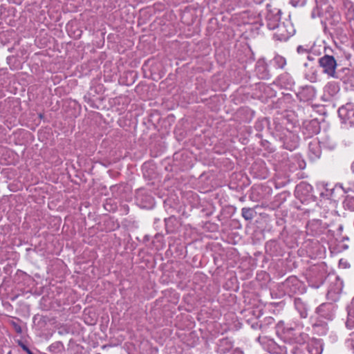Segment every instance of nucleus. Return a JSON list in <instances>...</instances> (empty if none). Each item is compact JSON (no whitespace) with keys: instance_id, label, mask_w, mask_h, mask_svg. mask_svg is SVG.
I'll return each instance as SVG.
<instances>
[{"instance_id":"nucleus-31","label":"nucleus","mask_w":354,"mask_h":354,"mask_svg":"<svg viewBox=\"0 0 354 354\" xmlns=\"http://www.w3.org/2000/svg\"><path fill=\"white\" fill-rule=\"evenodd\" d=\"M353 172H354V161L353 162V163L351 164V167Z\"/></svg>"},{"instance_id":"nucleus-9","label":"nucleus","mask_w":354,"mask_h":354,"mask_svg":"<svg viewBox=\"0 0 354 354\" xmlns=\"http://www.w3.org/2000/svg\"><path fill=\"white\" fill-rule=\"evenodd\" d=\"M305 129L308 132V135L312 136L319 133L320 126L317 120H311L305 124Z\"/></svg>"},{"instance_id":"nucleus-17","label":"nucleus","mask_w":354,"mask_h":354,"mask_svg":"<svg viewBox=\"0 0 354 354\" xmlns=\"http://www.w3.org/2000/svg\"><path fill=\"white\" fill-rule=\"evenodd\" d=\"M241 212L243 217L246 221L252 220L256 214L255 210L249 207H243Z\"/></svg>"},{"instance_id":"nucleus-8","label":"nucleus","mask_w":354,"mask_h":354,"mask_svg":"<svg viewBox=\"0 0 354 354\" xmlns=\"http://www.w3.org/2000/svg\"><path fill=\"white\" fill-rule=\"evenodd\" d=\"M286 333L291 335L295 339V342L299 344H303L306 342V339L307 337V335L303 333H297L296 328L289 327L285 328Z\"/></svg>"},{"instance_id":"nucleus-29","label":"nucleus","mask_w":354,"mask_h":354,"mask_svg":"<svg viewBox=\"0 0 354 354\" xmlns=\"http://www.w3.org/2000/svg\"><path fill=\"white\" fill-rule=\"evenodd\" d=\"M270 320H274V318L272 316L267 317V325H269L271 324V322Z\"/></svg>"},{"instance_id":"nucleus-2","label":"nucleus","mask_w":354,"mask_h":354,"mask_svg":"<svg viewBox=\"0 0 354 354\" xmlns=\"http://www.w3.org/2000/svg\"><path fill=\"white\" fill-rule=\"evenodd\" d=\"M318 64L323 73L329 77L339 79L344 83H346L348 80L347 76L351 73L348 68H342L341 69L336 70L339 65L333 55L325 54L319 58Z\"/></svg>"},{"instance_id":"nucleus-6","label":"nucleus","mask_w":354,"mask_h":354,"mask_svg":"<svg viewBox=\"0 0 354 354\" xmlns=\"http://www.w3.org/2000/svg\"><path fill=\"white\" fill-rule=\"evenodd\" d=\"M333 305L331 303H324L316 309V313L328 320H332L334 317Z\"/></svg>"},{"instance_id":"nucleus-7","label":"nucleus","mask_w":354,"mask_h":354,"mask_svg":"<svg viewBox=\"0 0 354 354\" xmlns=\"http://www.w3.org/2000/svg\"><path fill=\"white\" fill-rule=\"evenodd\" d=\"M343 288V281L339 277H335V281L331 282L328 290V295H339L342 292Z\"/></svg>"},{"instance_id":"nucleus-18","label":"nucleus","mask_w":354,"mask_h":354,"mask_svg":"<svg viewBox=\"0 0 354 354\" xmlns=\"http://www.w3.org/2000/svg\"><path fill=\"white\" fill-rule=\"evenodd\" d=\"M310 152L315 158H319L321 155V149L317 142H310L308 145Z\"/></svg>"},{"instance_id":"nucleus-30","label":"nucleus","mask_w":354,"mask_h":354,"mask_svg":"<svg viewBox=\"0 0 354 354\" xmlns=\"http://www.w3.org/2000/svg\"><path fill=\"white\" fill-rule=\"evenodd\" d=\"M308 59L310 60V61H313L314 59L313 57L310 56V55H308Z\"/></svg>"},{"instance_id":"nucleus-10","label":"nucleus","mask_w":354,"mask_h":354,"mask_svg":"<svg viewBox=\"0 0 354 354\" xmlns=\"http://www.w3.org/2000/svg\"><path fill=\"white\" fill-rule=\"evenodd\" d=\"M312 191L313 187L306 182L300 183L295 189V192L298 196L300 195L309 196Z\"/></svg>"},{"instance_id":"nucleus-35","label":"nucleus","mask_w":354,"mask_h":354,"mask_svg":"<svg viewBox=\"0 0 354 354\" xmlns=\"http://www.w3.org/2000/svg\"><path fill=\"white\" fill-rule=\"evenodd\" d=\"M268 342H272V339H270L268 340Z\"/></svg>"},{"instance_id":"nucleus-20","label":"nucleus","mask_w":354,"mask_h":354,"mask_svg":"<svg viewBox=\"0 0 354 354\" xmlns=\"http://www.w3.org/2000/svg\"><path fill=\"white\" fill-rule=\"evenodd\" d=\"M276 96V91L274 87L272 86H267V100L268 98L271 99ZM268 101L267 100V103Z\"/></svg>"},{"instance_id":"nucleus-5","label":"nucleus","mask_w":354,"mask_h":354,"mask_svg":"<svg viewBox=\"0 0 354 354\" xmlns=\"http://www.w3.org/2000/svg\"><path fill=\"white\" fill-rule=\"evenodd\" d=\"M271 213V214H267V226H270L268 230H272L277 233V236H279L284 228L283 219L281 218H277L276 214L273 212V209H272Z\"/></svg>"},{"instance_id":"nucleus-33","label":"nucleus","mask_w":354,"mask_h":354,"mask_svg":"<svg viewBox=\"0 0 354 354\" xmlns=\"http://www.w3.org/2000/svg\"><path fill=\"white\" fill-rule=\"evenodd\" d=\"M273 86L275 87V88H278V86L276 85V84H273Z\"/></svg>"},{"instance_id":"nucleus-28","label":"nucleus","mask_w":354,"mask_h":354,"mask_svg":"<svg viewBox=\"0 0 354 354\" xmlns=\"http://www.w3.org/2000/svg\"><path fill=\"white\" fill-rule=\"evenodd\" d=\"M232 354H244V353L239 348H236L233 351Z\"/></svg>"},{"instance_id":"nucleus-27","label":"nucleus","mask_w":354,"mask_h":354,"mask_svg":"<svg viewBox=\"0 0 354 354\" xmlns=\"http://www.w3.org/2000/svg\"><path fill=\"white\" fill-rule=\"evenodd\" d=\"M297 50L299 53L306 52L307 50L304 48L302 46H299L297 48Z\"/></svg>"},{"instance_id":"nucleus-12","label":"nucleus","mask_w":354,"mask_h":354,"mask_svg":"<svg viewBox=\"0 0 354 354\" xmlns=\"http://www.w3.org/2000/svg\"><path fill=\"white\" fill-rule=\"evenodd\" d=\"M294 304L296 309L299 313L301 317L306 318L308 315V309L305 302L301 298L295 297L294 299Z\"/></svg>"},{"instance_id":"nucleus-32","label":"nucleus","mask_w":354,"mask_h":354,"mask_svg":"<svg viewBox=\"0 0 354 354\" xmlns=\"http://www.w3.org/2000/svg\"><path fill=\"white\" fill-rule=\"evenodd\" d=\"M270 295H271L272 298L273 299L274 297H273V292H270Z\"/></svg>"},{"instance_id":"nucleus-25","label":"nucleus","mask_w":354,"mask_h":354,"mask_svg":"<svg viewBox=\"0 0 354 354\" xmlns=\"http://www.w3.org/2000/svg\"><path fill=\"white\" fill-rule=\"evenodd\" d=\"M295 283H298L297 279L295 277H290L288 278L287 280L286 281V285H289L290 283L294 284Z\"/></svg>"},{"instance_id":"nucleus-3","label":"nucleus","mask_w":354,"mask_h":354,"mask_svg":"<svg viewBox=\"0 0 354 354\" xmlns=\"http://www.w3.org/2000/svg\"><path fill=\"white\" fill-rule=\"evenodd\" d=\"M338 116L344 124L354 125V104L346 103L338 109Z\"/></svg>"},{"instance_id":"nucleus-19","label":"nucleus","mask_w":354,"mask_h":354,"mask_svg":"<svg viewBox=\"0 0 354 354\" xmlns=\"http://www.w3.org/2000/svg\"><path fill=\"white\" fill-rule=\"evenodd\" d=\"M268 244H269L270 250L271 252L270 255H273V253L277 251L279 246L275 241L272 239L267 243V245Z\"/></svg>"},{"instance_id":"nucleus-16","label":"nucleus","mask_w":354,"mask_h":354,"mask_svg":"<svg viewBox=\"0 0 354 354\" xmlns=\"http://www.w3.org/2000/svg\"><path fill=\"white\" fill-rule=\"evenodd\" d=\"M344 209L354 211V196L348 195L343 202Z\"/></svg>"},{"instance_id":"nucleus-36","label":"nucleus","mask_w":354,"mask_h":354,"mask_svg":"<svg viewBox=\"0 0 354 354\" xmlns=\"http://www.w3.org/2000/svg\"><path fill=\"white\" fill-rule=\"evenodd\" d=\"M352 342H354V339H352Z\"/></svg>"},{"instance_id":"nucleus-22","label":"nucleus","mask_w":354,"mask_h":354,"mask_svg":"<svg viewBox=\"0 0 354 354\" xmlns=\"http://www.w3.org/2000/svg\"><path fill=\"white\" fill-rule=\"evenodd\" d=\"M18 345L28 354H34L32 351H30L28 347L24 344V343L20 340L18 341Z\"/></svg>"},{"instance_id":"nucleus-24","label":"nucleus","mask_w":354,"mask_h":354,"mask_svg":"<svg viewBox=\"0 0 354 354\" xmlns=\"http://www.w3.org/2000/svg\"><path fill=\"white\" fill-rule=\"evenodd\" d=\"M12 325L15 330L16 331V333H17L19 334L21 333V332H22L21 327L18 324H17L15 322H12Z\"/></svg>"},{"instance_id":"nucleus-4","label":"nucleus","mask_w":354,"mask_h":354,"mask_svg":"<svg viewBox=\"0 0 354 354\" xmlns=\"http://www.w3.org/2000/svg\"><path fill=\"white\" fill-rule=\"evenodd\" d=\"M275 124V131H271L270 132L271 138L270 140H267V152L272 153L276 150V147L281 144V140L282 139L281 131L283 127L281 124L274 122Z\"/></svg>"},{"instance_id":"nucleus-26","label":"nucleus","mask_w":354,"mask_h":354,"mask_svg":"<svg viewBox=\"0 0 354 354\" xmlns=\"http://www.w3.org/2000/svg\"><path fill=\"white\" fill-rule=\"evenodd\" d=\"M328 89L331 90L333 93H336L338 91V87L333 84H330L328 86Z\"/></svg>"},{"instance_id":"nucleus-23","label":"nucleus","mask_w":354,"mask_h":354,"mask_svg":"<svg viewBox=\"0 0 354 354\" xmlns=\"http://www.w3.org/2000/svg\"><path fill=\"white\" fill-rule=\"evenodd\" d=\"M346 326L353 330V333H354V321L351 320L350 318H348L347 321L346 322Z\"/></svg>"},{"instance_id":"nucleus-11","label":"nucleus","mask_w":354,"mask_h":354,"mask_svg":"<svg viewBox=\"0 0 354 354\" xmlns=\"http://www.w3.org/2000/svg\"><path fill=\"white\" fill-rule=\"evenodd\" d=\"M233 347V342L228 337L219 340L218 351L221 353L225 354L229 352Z\"/></svg>"},{"instance_id":"nucleus-21","label":"nucleus","mask_w":354,"mask_h":354,"mask_svg":"<svg viewBox=\"0 0 354 354\" xmlns=\"http://www.w3.org/2000/svg\"><path fill=\"white\" fill-rule=\"evenodd\" d=\"M306 3V0H290V3L294 6H304Z\"/></svg>"},{"instance_id":"nucleus-1","label":"nucleus","mask_w":354,"mask_h":354,"mask_svg":"<svg viewBox=\"0 0 354 354\" xmlns=\"http://www.w3.org/2000/svg\"><path fill=\"white\" fill-rule=\"evenodd\" d=\"M267 4V28L274 30L272 36L276 41H286L294 35L295 30L290 22L280 24L281 10L278 8L270 9Z\"/></svg>"},{"instance_id":"nucleus-14","label":"nucleus","mask_w":354,"mask_h":354,"mask_svg":"<svg viewBox=\"0 0 354 354\" xmlns=\"http://www.w3.org/2000/svg\"><path fill=\"white\" fill-rule=\"evenodd\" d=\"M283 145L286 149L292 151L295 149L299 145V138L295 135H292L290 141L288 142L287 140L283 142Z\"/></svg>"},{"instance_id":"nucleus-13","label":"nucleus","mask_w":354,"mask_h":354,"mask_svg":"<svg viewBox=\"0 0 354 354\" xmlns=\"http://www.w3.org/2000/svg\"><path fill=\"white\" fill-rule=\"evenodd\" d=\"M284 303L282 301L277 302H270L267 306V309L269 312L277 316L283 308Z\"/></svg>"},{"instance_id":"nucleus-15","label":"nucleus","mask_w":354,"mask_h":354,"mask_svg":"<svg viewBox=\"0 0 354 354\" xmlns=\"http://www.w3.org/2000/svg\"><path fill=\"white\" fill-rule=\"evenodd\" d=\"M286 64V59L279 55L275 56L270 61V65L275 68H282Z\"/></svg>"},{"instance_id":"nucleus-34","label":"nucleus","mask_w":354,"mask_h":354,"mask_svg":"<svg viewBox=\"0 0 354 354\" xmlns=\"http://www.w3.org/2000/svg\"><path fill=\"white\" fill-rule=\"evenodd\" d=\"M351 346L354 348V344L353 343L351 344Z\"/></svg>"}]
</instances>
